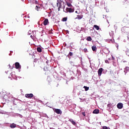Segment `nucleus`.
<instances>
[{"label": "nucleus", "instance_id": "nucleus-1", "mask_svg": "<svg viewBox=\"0 0 129 129\" xmlns=\"http://www.w3.org/2000/svg\"><path fill=\"white\" fill-rule=\"evenodd\" d=\"M57 8L58 12H60V9H62V1L61 0H57L56 3Z\"/></svg>", "mask_w": 129, "mask_h": 129}, {"label": "nucleus", "instance_id": "nucleus-2", "mask_svg": "<svg viewBox=\"0 0 129 129\" xmlns=\"http://www.w3.org/2000/svg\"><path fill=\"white\" fill-rule=\"evenodd\" d=\"M66 11L67 13H74V9L72 8H67Z\"/></svg>", "mask_w": 129, "mask_h": 129}, {"label": "nucleus", "instance_id": "nucleus-3", "mask_svg": "<svg viewBox=\"0 0 129 129\" xmlns=\"http://www.w3.org/2000/svg\"><path fill=\"white\" fill-rule=\"evenodd\" d=\"M54 111H55L57 114H61L62 113V111L60 109H55Z\"/></svg>", "mask_w": 129, "mask_h": 129}, {"label": "nucleus", "instance_id": "nucleus-4", "mask_svg": "<svg viewBox=\"0 0 129 129\" xmlns=\"http://www.w3.org/2000/svg\"><path fill=\"white\" fill-rule=\"evenodd\" d=\"M33 96L34 95L32 93L25 94V97H26V98H32Z\"/></svg>", "mask_w": 129, "mask_h": 129}, {"label": "nucleus", "instance_id": "nucleus-5", "mask_svg": "<svg viewBox=\"0 0 129 129\" xmlns=\"http://www.w3.org/2000/svg\"><path fill=\"white\" fill-rule=\"evenodd\" d=\"M103 71V69L102 68H100L98 71V74L99 76H101V74H102V72Z\"/></svg>", "mask_w": 129, "mask_h": 129}, {"label": "nucleus", "instance_id": "nucleus-6", "mask_svg": "<svg viewBox=\"0 0 129 129\" xmlns=\"http://www.w3.org/2000/svg\"><path fill=\"white\" fill-rule=\"evenodd\" d=\"M15 68L16 69H20L21 68V65L20 64V63L17 62L15 63Z\"/></svg>", "mask_w": 129, "mask_h": 129}, {"label": "nucleus", "instance_id": "nucleus-7", "mask_svg": "<svg viewBox=\"0 0 129 129\" xmlns=\"http://www.w3.org/2000/svg\"><path fill=\"white\" fill-rule=\"evenodd\" d=\"M122 103H118V104L117 105V108H118L119 109H121V108H122Z\"/></svg>", "mask_w": 129, "mask_h": 129}, {"label": "nucleus", "instance_id": "nucleus-8", "mask_svg": "<svg viewBox=\"0 0 129 129\" xmlns=\"http://www.w3.org/2000/svg\"><path fill=\"white\" fill-rule=\"evenodd\" d=\"M48 23H49V20H48V19H46L43 21V24L44 26H47V25H48Z\"/></svg>", "mask_w": 129, "mask_h": 129}, {"label": "nucleus", "instance_id": "nucleus-9", "mask_svg": "<svg viewBox=\"0 0 129 129\" xmlns=\"http://www.w3.org/2000/svg\"><path fill=\"white\" fill-rule=\"evenodd\" d=\"M77 17H76L75 18V20H81V19H82V18H83V15H77Z\"/></svg>", "mask_w": 129, "mask_h": 129}, {"label": "nucleus", "instance_id": "nucleus-10", "mask_svg": "<svg viewBox=\"0 0 129 129\" xmlns=\"http://www.w3.org/2000/svg\"><path fill=\"white\" fill-rule=\"evenodd\" d=\"M69 121L72 122V124H73L74 125H75V124H76V122H75L73 119H70Z\"/></svg>", "mask_w": 129, "mask_h": 129}, {"label": "nucleus", "instance_id": "nucleus-11", "mask_svg": "<svg viewBox=\"0 0 129 129\" xmlns=\"http://www.w3.org/2000/svg\"><path fill=\"white\" fill-rule=\"evenodd\" d=\"M93 113H95V114H97V113H99V109H95Z\"/></svg>", "mask_w": 129, "mask_h": 129}, {"label": "nucleus", "instance_id": "nucleus-12", "mask_svg": "<svg viewBox=\"0 0 129 129\" xmlns=\"http://www.w3.org/2000/svg\"><path fill=\"white\" fill-rule=\"evenodd\" d=\"M92 49L93 52L96 51V46L93 45V46H92Z\"/></svg>", "mask_w": 129, "mask_h": 129}, {"label": "nucleus", "instance_id": "nucleus-13", "mask_svg": "<svg viewBox=\"0 0 129 129\" xmlns=\"http://www.w3.org/2000/svg\"><path fill=\"white\" fill-rule=\"evenodd\" d=\"M86 40L88 42H91V41H92V38H91V37L89 36L87 38Z\"/></svg>", "mask_w": 129, "mask_h": 129}, {"label": "nucleus", "instance_id": "nucleus-14", "mask_svg": "<svg viewBox=\"0 0 129 129\" xmlns=\"http://www.w3.org/2000/svg\"><path fill=\"white\" fill-rule=\"evenodd\" d=\"M16 124L15 123H12L10 125V127L11 128H15V127H16Z\"/></svg>", "mask_w": 129, "mask_h": 129}, {"label": "nucleus", "instance_id": "nucleus-15", "mask_svg": "<svg viewBox=\"0 0 129 129\" xmlns=\"http://www.w3.org/2000/svg\"><path fill=\"white\" fill-rule=\"evenodd\" d=\"M37 51L39 52V53H41V52H42V48H41V47H37Z\"/></svg>", "mask_w": 129, "mask_h": 129}, {"label": "nucleus", "instance_id": "nucleus-16", "mask_svg": "<svg viewBox=\"0 0 129 129\" xmlns=\"http://www.w3.org/2000/svg\"><path fill=\"white\" fill-rule=\"evenodd\" d=\"M94 28H95V29H96V30H97V31H98V30H99V26L96 25H94Z\"/></svg>", "mask_w": 129, "mask_h": 129}, {"label": "nucleus", "instance_id": "nucleus-17", "mask_svg": "<svg viewBox=\"0 0 129 129\" xmlns=\"http://www.w3.org/2000/svg\"><path fill=\"white\" fill-rule=\"evenodd\" d=\"M84 88L85 89V91H88V90H89V87L84 86Z\"/></svg>", "mask_w": 129, "mask_h": 129}, {"label": "nucleus", "instance_id": "nucleus-18", "mask_svg": "<svg viewBox=\"0 0 129 129\" xmlns=\"http://www.w3.org/2000/svg\"><path fill=\"white\" fill-rule=\"evenodd\" d=\"M66 4H67V6H68V7H72V5H71L70 4V3H68V2H67Z\"/></svg>", "mask_w": 129, "mask_h": 129}, {"label": "nucleus", "instance_id": "nucleus-19", "mask_svg": "<svg viewBox=\"0 0 129 129\" xmlns=\"http://www.w3.org/2000/svg\"><path fill=\"white\" fill-rule=\"evenodd\" d=\"M67 21V17L63 18L62 19V22H66Z\"/></svg>", "mask_w": 129, "mask_h": 129}, {"label": "nucleus", "instance_id": "nucleus-20", "mask_svg": "<svg viewBox=\"0 0 129 129\" xmlns=\"http://www.w3.org/2000/svg\"><path fill=\"white\" fill-rule=\"evenodd\" d=\"M102 129H110V128L109 127H107L106 126H103L102 127Z\"/></svg>", "mask_w": 129, "mask_h": 129}, {"label": "nucleus", "instance_id": "nucleus-21", "mask_svg": "<svg viewBox=\"0 0 129 129\" xmlns=\"http://www.w3.org/2000/svg\"><path fill=\"white\" fill-rule=\"evenodd\" d=\"M88 51L87 50V48H84V53H87Z\"/></svg>", "mask_w": 129, "mask_h": 129}, {"label": "nucleus", "instance_id": "nucleus-22", "mask_svg": "<svg viewBox=\"0 0 129 129\" xmlns=\"http://www.w3.org/2000/svg\"><path fill=\"white\" fill-rule=\"evenodd\" d=\"M69 55H70L71 56H73V53H72V52H70L69 53Z\"/></svg>", "mask_w": 129, "mask_h": 129}, {"label": "nucleus", "instance_id": "nucleus-23", "mask_svg": "<svg viewBox=\"0 0 129 129\" xmlns=\"http://www.w3.org/2000/svg\"><path fill=\"white\" fill-rule=\"evenodd\" d=\"M82 114L84 115V116H85V112H82Z\"/></svg>", "mask_w": 129, "mask_h": 129}, {"label": "nucleus", "instance_id": "nucleus-24", "mask_svg": "<svg viewBox=\"0 0 129 129\" xmlns=\"http://www.w3.org/2000/svg\"><path fill=\"white\" fill-rule=\"evenodd\" d=\"M38 9H40V8L38 7L37 6H36L35 9L37 10V11H39V10H38Z\"/></svg>", "mask_w": 129, "mask_h": 129}, {"label": "nucleus", "instance_id": "nucleus-25", "mask_svg": "<svg viewBox=\"0 0 129 129\" xmlns=\"http://www.w3.org/2000/svg\"><path fill=\"white\" fill-rule=\"evenodd\" d=\"M105 63H109V61H108L107 60H105Z\"/></svg>", "mask_w": 129, "mask_h": 129}, {"label": "nucleus", "instance_id": "nucleus-26", "mask_svg": "<svg viewBox=\"0 0 129 129\" xmlns=\"http://www.w3.org/2000/svg\"><path fill=\"white\" fill-rule=\"evenodd\" d=\"M125 69H126L127 70H129V67H126L125 68Z\"/></svg>", "mask_w": 129, "mask_h": 129}, {"label": "nucleus", "instance_id": "nucleus-27", "mask_svg": "<svg viewBox=\"0 0 129 129\" xmlns=\"http://www.w3.org/2000/svg\"><path fill=\"white\" fill-rule=\"evenodd\" d=\"M35 4H38V1H35Z\"/></svg>", "mask_w": 129, "mask_h": 129}, {"label": "nucleus", "instance_id": "nucleus-28", "mask_svg": "<svg viewBox=\"0 0 129 129\" xmlns=\"http://www.w3.org/2000/svg\"><path fill=\"white\" fill-rule=\"evenodd\" d=\"M75 13H76V14H77V13H78V12L77 11H76L75 12Z\"/></svg>", "mask_w": 129, "mask_h": 129}, {"label": "nucleus", "instance_id": "nucleus-29", "mask_svg": "<svg viewBox=\"0 0 129 129\" xmlns=\"http://www.w3.org/2000/svg\"><path fill=\"white\" fill-rule=\"evenodd\" d=\"M9 66H11V65H10V64H9Z\"/></svg>", "mask_w": 129, "mask_h": 129}]
</instances>
